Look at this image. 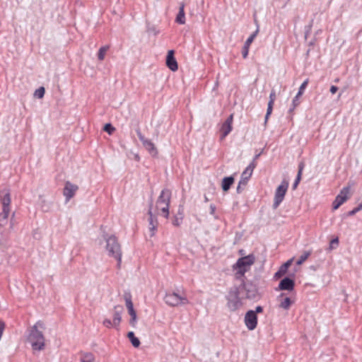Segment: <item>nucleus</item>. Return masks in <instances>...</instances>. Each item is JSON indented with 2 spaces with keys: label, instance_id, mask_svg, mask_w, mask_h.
<instances>
[{
  "label": "nucleus",
  "instance_id": "1",
  "mask_svg": "<svg viewBox=\"0 0 362 362\" xmlns=\"http://www.w3.org/2000/svg\"><path fill=\"white\" fill-rule=\"evenodd\" d=\"M44 328V323L38 321L28 329L26 341L31 345L33 351H42L45 349V337L42 332L39 330Z\"/></svg>",
  "mask_w": 362,
  "mask_h": 362
},
{
  "label": "nucleus",
  "instance_id": "2",
  "mask_svg": "<svg viewBox=\"0 0 362 362\" xmlns=\"http://www.w3.org/2000/svg\"><path fill=\"white\" fill-rule=\"evenodd\" d=\"M103 240L105 242V249L108 255L115 258L117 265L119 266L122 261V251L117 239L113 235L103 234Z\"/></svg>",
  "mask_w": 362,
  "mask_h": 362
},
{
  "label": "nucleus",
  "instance_id": "3",
  "mask_svg": "<svg viewBox=\"0 0 362 362\" xmlns=\"http://www.w3.org/2000/svg\"><path fill=\"white\" fill-rule=\"evenodd\" d=\"M255 260V258L252 255L239 258L233 267V270L235 272V275L236 278L243 276L245 272L250 270Z\"/></svg>",
  "mask_w": 362,
  "mask_h": 362
},
{
  "label": "nucleus",
  "instance_id": "4",
  "mask_svg": "<svg viewBox=\"0 0 362 362\" xmlns=\"http://www.w3.org/2000/svg\"><path fill=\"white\" fill-rule=\"evenodd\" d=\"M171 198V192L170 189H164L161 191L157 201H156V209L160 211L165 218H168L169 216V206Z\"/></svg>",
  "mask_w": 362,
  "mask_h": 362
},
{
  "label": "nucleus",
  "instance_id": "5",
  "mask_svg": "<svg viewBox=\"0 0 362 362\" xmlns=\"http://www.w3.org/2000/svg\"><path fill=\"white\" fill-rule=\"evenodd\" d=\"M227 307L230 311H235L242 306L237 289L232 290L227 296Z\"/></svg>",
  "mask_w": 362,
  "mask_h": 362
},
{
  "label": "nucleus",
  "instance_id": "6",
  "mask_svg": "<svg viewBox=\"0 0 362 362\" xmlns=\"http://www.w3.org/2000/svg\"><path fill=\"white\" fill-rule=\"evenodd\" d=\"M288 187V182L283 180L275 192L273 208L276 209L283 201Z\"/></svg>",
  "mask_w": 362,
  "mask_h": 362
},
{
  "label": "nucleus",
  "instance_id": "7",
  "mask_svg": "<svg viewBox=\"0 0 362 362\" xmlns=\"http://www.w3.org/2000/svg\"><path fill=\"white\" fill-rule=\"evenodd\" d=\"M166 304L170 306H177L179 305H185L188 303V300L176 293H167L164 298Z\"/></svg>",
  "mask_w": 362,
  "mask_h": 362
},
{
  "label": "nucleus",
  "instance_id": "8",
  "mask_svg": "<svg viewBox=\"0 0 362 362\" xmlns=\"http://www.w3.org/2000/svg\"><path fill=\"white\" fill-rule=\"evenodd\" d=\"M137 136L139 140L141 141L144 147L148 151V153L153 157H156L158 155V150L155 146V144L152 142L151 140L146 139L144 135L140 132V131H136Z\"/></svg>",
  "mask_w": 362,
  "mask_h": 362
},
{
  "label": "nucleus",
  "instance_id": "9",
  "mask_svg": "<svg viewBox=\"0 0 362 362\" xmlns=\"http://www.w3.org/2000/svg\"><path fill=\"white\" fill-rule=\"evenodd\" d=\"M349 197V187H346L342 189L340 193L337 196L332 204L334 210L337 209Z\"/></svg>",
  "mask_w": 362,
  "mask_h": 362
},
{
  "label": "nucleus",
  "instance_id": "10",
  "mask_svg": "<svg viewBox=\"0 0 362 362\" xmlns=\"http://www.w3.org/2000/svg\"><path fill=\"white\" fill-rule=\"evenodd\" d=\"M245 324L249 330H253L256 328L257 324V317L255 312L249 310L245 316Z\"/></svg>",
  "mask_w": 362,
  "mask_h": 362
},
{
  "label": "nucleus",
  "instance_id": "11",
  "mask_svg": "<svg viewBox=\"0 0 362 362\" xmlns=\"http://www.w3.org/2000/svg\"><path fill=\"white\" fill-rule=\"evenodd\" d=\"M255 166L256 163H255V161H252L242 173L241 178L240 180V185H243V187L247 185L248 180L252 175V172Z\"/></svg>",
  "mask_w": 362,
  "mask_h": 362
},
{
  "label": "nucleus",
  "instance_id": "12",
  "mask_svg": "<svg viewBox=\"0 0 362 362\" xmlns=\"http://www.w3.org/2000/svg\"><path fill=\"white\" fill-rule=\"evenodd\" d=\"M78 189V186L71 183L70 182H66L65 184V187L64 189V196L66 197V201H69L71 198H72Z\"/></svg>",
  "mask_w": 362,
  "mask_h": 362
},
{
  "label": "nucleus",
  "instance_id": "13",
  "mask_svg": "<svg viewBox=\"0 0 362 362\" xmlns=\"http://www.w3.org/2000/svg\"><path fill=\"white\" fill-rule=\"evenodd\" d=\"M233 115H230L226 121L223 124L221 132V139H224L232 130Z\"/></svg>",
  "mask_w": 362,
  "mask_h": 362
},
{
  "label": "nucleus",
  "instance_id": "14",
  "mask_svg": "<svg viewBox=\"0 0 362 362\" xmlns=\"http://www.w3.org/2000/svg\"><path fill=\"white\" fill-rule=\"evenodd\" d=\"M166 65L173 71L177 70V63L174 57V51L169 50L166 57Z\"/></svg>",
  "mask_w": 362,
  "mask_h": 362
},
{
  "label": "nucleus",
  "instance_id": "15",
  "mask_svg": "<svg viewBox=\"0 0 362 362\" xmlns=\"http://www.w3.org/2000/svg\"><path fill=\"white\" fill-rule=\"evenodd\" d=\"M295 283L293 280L291 279L290 278L286 277L283 279L279 284V289L281 291H293L294 288Z\"/></svg>",
  "mask_w": 362,
  "mask_h": 362
},
{
  "label": "nucleus",
  "instance_id": "16",
  "mask_svg": "<svg viewBox=\"0 0 362 362\" xmlns=\"http://www.w3.org/2000/svg\"><path fill=\"white\" fill-rule=\"evenodd\" d=\"M122 311H123V308L121 305H115L114 307L112 324L114 325L115 327H119V325L122 321Z\"/></svg>",
  "mask_w": 362,
  "mask_h": 362
},
{
  "label": "nucleus",
  "instance_id": "17",
  "mask_svg": "<svg viewBox=\"0 0 362 362\" xmlns=\"http://www.w3.org/2000/svg\"><path fill=\"white\" fill-rule=\"evenodd\" d=\"M0 199L3 209H10L11 196L8 189H4L0 192Z\"/></svg>",
  "mask_w": 362,
  "mask_h": 362
},
{
  "label": "nucleus",
  "instance_id": "18",
  "mask_svg": "<svg viewBox=\"0 0 362 362\" xmlns=\"http://www.w3.org/2000/svg\"><path fill=\"white\" fill-rule=\"evenodd\" d=\"M148 215H149V230L151 232V236H153L155 234V231L156 230L157 226H158V221L157 218L156 216H153L151 211V207H150L148 210Z\"/></svg>",
  "mask_w": 362,
  "mask_h": 362
},
{
  "label": "nucleus",
  "instance_id": "19",
  "mask_svg": "<svg viewBox=\"0 0 362 362\" xmlns=\"http://www.w3.org/2000/svg\"><path fill=\"white\" fill-rule=\"evenodd\" d=\"M308 79H306L300 86L299 88V90H298V92L297 93V95H296V97L294 98V99L293 100V108H295L298 105V100L299 98V97H300L302 95V94L303 93V91L305 88V87L307 86L308 85Z\"/></svg>",
  "mask_w": 362,
  "mask_h": 362
},
{
  "label": "nucleus",
  "instance_id": "20",
  "mask_svg": "<svg viewBox=\"0 0 362 362\" xmlns=\"http://www.w3.org/2000/svg\"><path fill=\"white\" fill-rule=\"evenodd\" d=\"M184 8L185 4L184 3H181L179 8V13L176 17V22L182 25L185 23V14Z\"/></svg>",
  "mask_w": 362,
  "mask_h": 362
},
{
  "label": "nucleus",
  "instance_id": "21",
  "mask_svg": "<svg viewBox=\"0 0 362 362\" xmlns=\"http://www.w3.org/2000/svg\"><path fill=\"white\" fill-rule=\"evenodd\" d=\"M233 182H234V178L233 176L224 177L222 180V184H221L223 190L224 192L228 191L230 189V186L233 184Z\"/></svg>",
  "mask_w": 362,
  "mask_h": 362
},
{
  "label": "nucleus",
  "instance_id": "22",
  "mask_svg": "<svg viewBox=\"0 0 362 362\" xmlns=\"http://www.w3.org/2000/svg\"><path fill=\"white\" fill-rule=\"evenodd\" d=\"M127 337L130 340L134 347L137 348L140 346V341L137 337H135L134 333L133 332H129L127 334Z\"/></svg>",
  "mask_w": 362,
  "mask_h": 362
},
{
  "label": "nucleus",
  "instance_id": "23",
  "mask_svg": "<svg viewBox=\"0 0 362 362\" xmlns=\"http://www.w3.org/2000/svg\"><path fill=\"white\" fill-rule=\"evenodd\" d=\"M10 212V209H3L0 214V225L4 226L6 223L7 218Z\"/></svg>",
  "mask_w": 362,
  "mask_h": 362
},
{
  "label": "nucleus",
  "instance_id": "24",
  "mask_svg": "<svg viewBox=\"0 0 362 362\" xmlns=\"http://www.w3.org/2000/svg\"><path fill=\"white\" fill-rule=\"evenodd\" d=\"M291 305V300L288 297H286L284 299L280 300L279 307L284 310H288Z\"/></svg>",
  "mask_w": 362,
  "mask_h": 362
},
{
  "label": "nucleus",
  "instance_id": "25",
  "mask_svg": "<svg viewBox=\"0 0 362 362\" xmlns=\"http://www.w3.org/2000/svg\"><path fill=\"white\" fill-rule=\"evenodd\" d=\"M95 356L91 353H85L83 354L82 357L81 358V362H94Z\"/></svg>",
  "mask_w": 362,
  "mask_h": 362
},
{
  "label": "nucleus",
  "instance_id": "26",
  "mask_svg": "<svg viewBox=\"0 0 362 362\" xmlns=\"http://www.w3.org/2000/svg\"><path fill=\"white\" fill-rule=\"evenodd\" d=\"M124 298L125 300V305L127 307V309H131L134 308L133 302L132 300V296L130 293H125L124 295Z\"/></svg>",
  "mask_w": 362,
  "mask_h": 362
},
{
  "label": "nucleus",
  "instance_id": "27",
  "mask_svg": "<svg viewBox=\"0 0 362 362\" xmlns=\"http://www.w3.org/2000/svg\"><path fill=\"white\" fill-rule=\"evenodd\" d=\"M303 168V163H300L299 165V170H298V172L297 177H296V180H295V182H294V183L293 185V189L296 188V187L298 186L300 180Z\"/></svg>",
  "mask_w": 362,
  "mask_h": 362
},
{
  "label": "nucleus",
  "instance_id": "28",
  "mask_svg": "<svg viewBox=\"0 0 362 362\" xmlns=\"http://www.w3.org/2000/svg\"><path fill=\"white\" fill-rule=\"evenodd\" d=\"M311 252L310 251H305L300 257L298 260L296 262L298 265L302 264L310 255Z\"/></svg>",
  "mask_w": 362,
  "mask_h": 362
},
{
  "label": "nucleus",
  "instance_id": "29",
  "mask_svg": "<svg viewBox=\"0 0 362 362\" xmlns=\"http://www.w3.org/2000/svg\"><path fill=\"white\" fill-rule=\"evenodd\" d=\"M129 316H130V319L129 321V325H131V327L132 328H136V325H137V321H138V317L136 315V312L134 314L129 315Z\"/></svg>",
  "mask_w": 362,
  "mask_h": 362
},
{
  "label": "nucleus",
  "instance_id": "30",
  "mask_svg": "<svg viewBox=\"0 0 362 362\" xmlns=\"http://www.w3.org/2000/svg\"><path fill=\"white\" fill-rule=\"evenodd\" d=\"M108 48L109 47L107 46H104V47H102L100 48V49L98 51V57L100 60L104 59L105 55L106 52L107 51Z\"/></svg>",
  "mask_w": 362,
  "mask_h": 362
},
{
  "label": "nucleus",
  "instance_id": "31",
  "mask_svg": "<svg viewBox=\"0 0 362 362\" xmlns=\"http://www.w3.org/2000/svg\"><path fill=\"white\" fill-rule=\"evenodd\" d=\"M45 88L40 87L35 91L34 96L37 98H42L45 95Z\"/></svg>",
  "mask_w": 362,
  "mask_h": 362
},
{
  "label": "nucleus",
  "instance_id": "32",
  "mask_svg": "<svg viewBox=\"0 0 362 362\" xmlns=\"http://www.w3.org/2000/svg\"><path fill=\"white\" fill-rule=\"evenodd\" d=\"M258 29L256 30V31L252 33L247 39V40L245 41V45H247V46H249L250 45V44L252 42V41L254 40L255 37H256L257 33H258Z\"/></svg>",
  "mask_w": 362,
  "mask_h": 362
},
{
  "label": "nucleus",
  "instance_id": "33",
  "mask_svg": "<svg viewBox=\"0 0 362 362\" xmlns=\"http://www.w3.org/2000/svg\"><path fill=\"white\" fill-rule=\"evenodd\" d=\"M104 131L107 132L109 134H112L113 132L115 130V128L112 126L111 124L107 123L104 126Z\"/></svg>",
  "mask_w": 362,
  "mask_h": 362
},
{
  "label": "nucleus",
  "instance_id": "34",
  "mask_svg": "<svg viewBox=\"0 0 362 362\" xmlns=\"http://www.w3.org/2000/svg\"><path fill=\"white\" fill-rule=\"evenodd\" d=\"M287 272V270L284 268L282 266L279 268V271L276 272L274 276L276 278H280L283 275H284Z\"/></svg>",
  "mask_w": 362,
  "mask_h": 362
},
{
  "label": "nucleus",
  "instance_id": "35",
  "mask_svg": "<svg viewBox=\"0 0 362 362\" xmlns=\"http://www.w3.org/2000/svg\"><path fill=\"white\" fill-rule=\"evenodd\" d=\"M273 105H274V103H268L267 110V113L265 115V122H267L269 115H271V113L272 112Z\"/></svg>",
  "mask_w": 362,
  "mask_h": 362
},
{
  "label": "nucleus",
  "instance_id": "36",
  "mask_svg": "<svg viewBox=\"0 0 362 362\" xmlns=\"http://www.w3.org/2000/svg\"><path fill=\"white\" fill-rule=\"evenodd\" d=\"M103 324L104 326H105L107 328L114 327V325L112 324V321H111L110 319H105L103 322Z\"/></svg>",
  "mask_w": 362,
  "mask_h": 362
},
{
  "label": "nucleus",
  "instance_id": "37",
  "mask_svg": "<svg viewBox=\"0 0 362 362\" xmlns=\"http://www.w3.org/2000/svg\"><path fill=\"white\" fill-rule=\"evenodd\" d=\"M361 209H362V204H360L358 207H356L353 210L350 211L348 213V215L349 216H353V215H354L356 213H357L358 211H359Z\"/></svg>",
  "mask_w": 362,
  "mask_h": 362
},
{
  "label": "nucleus",
  "instance_id": "38",
  "mask_svg": "<svg viewBox=\"0 0 362 362\" xmlns=\"http://www.w3.org/2000/svg\"><path fill=\"white\" fill-rule=\"evenodd\" d=\"M249 46H247V45H244L243 46V51H242V54H243V58H246L248 55V52H249Z\"/></svg>",
  "mask_w": 362,
  "mask_h": 362
},
{
  "label": "nucleus",
  "instance_id": "39",
  "mask_svg": "<svg viewBox=\"0 0 362 362\" xmlns=\"http://www.w3.org/2000/svg\"><path fill=\"white\" fill-rule=\"evenodd\" d=\"M339 244L338 238H334L330 242V249L335 248Z\"/></svg>",
  "mask_w": 362,
  "mask_h": 362
},
{
  "label": "nucleus",
  "instance_id": "40",
  "mask_svg": "<svg viewBox=\"0 0 362 362\" xmlns=\"http://www.w3.org/2000/svg\"><path fill=\"white\" fill-rule=\"evenodd\" d=\"M276 100V93L274 90H272L269 95V103H274Z\"/></svg>",
  "mask_w": 362,
  "mask_h": 362
},
{
  "label": "nucleus",
  "instance_id": "41",
  "mask_svg": "<svg viewBox=\"0 0 362 362\" xmlns=\"http://www.w3.org/2000/svg\"><path fill=\"white\" fill-rule=\"evenodd\" d=\"M293 261V259H291L289 260H288L286 263H284L282 267L284 268H285L286 270H288V268L289 267V266L291 264V262Z\"/></svg>",
  "mask_w": 362,
  "mask_h": 362
},
{
  "label": "nucleus",
  "instance_id": "42",
  "mask_svg": "<svg viewBox=\"0 0 362 362\" xmlns=\"http://www.w3.org/2000/svg\"><path fill=\"white\" fill-rule=\"evenodd\" d=\"M337 90H338V88L335 86H332L330 87V92L332 94H334L337 91Z\"/></svg>",
  "mask_w": 362,
  "mask_h": 362
},
{
  "label": "nucleus",
  "instance_id": "43",
  "mask_svg": "<svg viewBox=\"0 0 362 362\" xmlns=\"http://www.w3.org/2000/svg\"><path fill=\"white\" fill-rule=\"evenodd\" d=\"M180 223L181 220H180L178 218H175V220L173 221V225L176 226H180Z\"/></svg>",
  "mask_w": 362,
  "mask_h": 362
},
{
  "label": "nucleus",
  "instance_id": "44",
  "mask_svg": "<svg viewBox=\"0 0 362 362\" xmlns=\"http://www.w3.org/2000/svg\"><path fill=\"white\" fill-rule=\"evenodd\" d=\"M215 211H216V206L214 205H213V204H211L210 205V214H214Z\"/></svg>",
  "mask_w": 362,
  "mask_h": 362
},
{
  "label": "nucleus",
  "instance_id": "45",
  "mask_svg": "<svg viewBox=\"0 0 362 362\" xmlns=\"http://www.w3.org/2000/svg\"><path fill=\"white\" fill-rule=\"evenodd\" d=\"M262 310H263L262 308L259 305L255 308V310H254V311L255 312V314L257 315V313H262Z\"/></svg>",
  "mask_w": 362,
  "mask_h": 362
},
{
  "label": "nucleus",
  "instance_id": "46",
  "mask_svg": "<svg viewBox=\"0 0 362 362\" xmlns=\"http://www.w3.org/2000/svg\"><path fill=\"white\" fill-rule=\"evenodd\" d=\"M242 186H243V185H240V182H239V183H238V187H237V192H238V193H240V192H242V190H243Z\"/></svg>",
  "mask_w": 362,
  "mask_h": 362
},
{
  "label": "nucleus",
  "instance_id": "47",
  "mask_svg": "<svg viewBox=\"0 0 362 362\" xmlns=\"http://www.w3.org/2000/svg\"><path fill=\"white\" fill-rule=\"evenodd\" d=\"M127 311H128L129 315L134 314L136 313V310H134V308H132L131 309H127Z\"/></svg>",
  "mask_w": 362,
  "mask_h": 362
},
{
  "label": "nucleus",
  "instance_id": "48",
  "mask_svg": "<svg viewBox=\"0 0 362 362\" xmlns=\"http://www.w3.org/2000/svg\"><path fill=\"white\" fill-rule=\"evenodd\" d=\"M260 154H257L256 155V156L255 157L254 160L252 161H255V159H257L259 156Z\"/></svg>",
  "mask_w": 362,
  "mask_h": 362
},
{
  "label": "nucleus",
  "instance_id": "49",
  "mask_svg": "<svg viewBox=\"0 0 362 362\" xmlns=\"http://www.w3.org/2000/svg\"><path fill=\"white\" fill-rule=\"evenodd\" d=\"M283 296H284V293H281V294L279 296V298H282Z\"/></svg>",
  "mask_w": 362,
  "mask_h": 362
},
{
  "label": "nucleus",
  "instance_id": "50",
  "mask_svg": "<svg viewBox=\"0 0 362 362\" xmlns=\"http://www.w3.org/2000/svg\"><path fill=\"white\" fill-rule=\"evenodd\" d=\"M222 64H226V60L225 59L223 60Z\"/></svg>",
  "mask_w": 362,
  "mask_h": 362
}]
</instances>
